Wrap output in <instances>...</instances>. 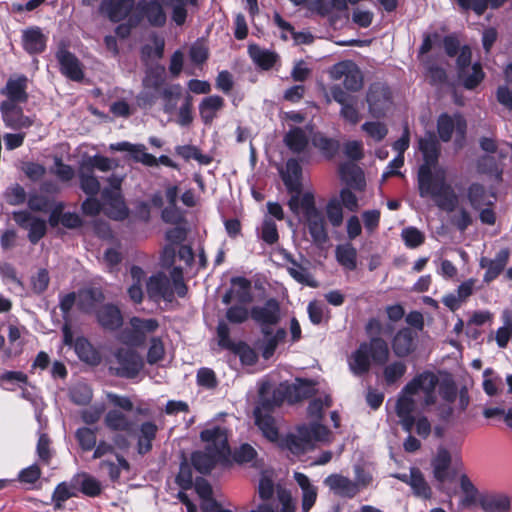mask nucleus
Listing matches in <instances>:
<instances>
[{
    "instance_id": "33",
    "label": "nucleus",
    "mask_w": 512,
    "mask_h": 512,
    "mask_svg": "<svg viewBox=\"0 0 512 512\" xmlns=\"http://www.w3.org/2000/svg\"><path fill=\"white\" fill-rule=\"evenodd\" d=\"M293 477L302 491V511L309 512L317 499V487L311 483L308 476L304 473L295 472Z\"/></svg>"
},
{
    "instance_id": "27",
    "label": "nucleus",
    "mask_w": 512,
    "mask_h": 512,
    "mask_svg": "<svg viewBox=\"0 0 512 512\" xmlns=\"http://www.w3.org/2000/svg\"><path fill=\"white\" fill-rule=\"evenodd\" d=\"M56 58L62 74L67 78L73 81H81L84 78L81 63L74 54L61 47L56 53Z\"/></svg>"
},
{
    "instance_id": "62",
    "label": "nucleus",
    "mask_w": 512,
    "mask_h": 512,
    "mask_svg": "<svg viewBox=\"0 0 512 512\" xmlns=\"http://www.w3.org/2000/svg\"><path fill=\"white\" fill-rule=\"evenodd\" d=\"M93 393L91 388L84 383H78L70 390V399L77 405H87L92 400Z\"/></svg>"
},
{
    "instance_id": "46",
    "label": "nucleus",
    "mask_w": 512,
    "mask_h": 512,
    "mask_svg": "<svg viewBox=\"0 0 512 512\" xmlns=\"http://www.w3.org/2000/svg\"><path fill=\"white\" fill-rule=\"evenodd\" d=\"M166 84V69L163 65L147 66L142 79V86L147 88H163Z\"/></svg>"
},
{
    "instance_id": "9",
    "label": "nucleus",
    "mask_w": 512,
    "mask_h": 512,
    "mask_svg": "<svg viewBox=\"0 0 512 512\" xmlns=\"http://www.w3.org/2000/svg\"><path fill=\"white\" fill-rule=\"evenodd\" d=\"M250 317L260 327L262 334H269L270 329L281 320V309L279 302L268 299L263 305L253 306Z\"/></svg>"
},
{
    "instance_id": "50",
    "label": "nucleus",
    "mask_w": 512,
    "mask_h": 512,
    "mask_svg": "<svg viewBox=\"0 0 512 512\" xmlns=\"http://www.w3.org/2000/svg\"><path fill=\"white\" fill-rule=\"evenodd\" d=\"M165 5L171 8V20L177 26H182L186 22L188 15L186 6H196L197 0H165Z\"/></svg>"
},
{
    "instance_id": "51",
    "label": "nucleus",
    "mask_w": 512,
    "mask_h": 512,
    "mask_svg": "<svg viewBox=\"0 0 512 512\" xmlns=\"http://www.w3.org/2000/svg\"><path fill=\"white\" fill-rule=\"evenodd\" d=\"M249 55L253 62L264 70L271 69L277 61V54L257 45L249 46Z\"/></svg>"
},
{
    "instance_id": "7",
    "label": "nucleus",
    "mask_w": 512,
    "mask_h": 512,
    "mask_svg": "<svg viewBox=\"0 0 512 512\" xmlns=\"http://www.w3.org/2000/svg\"><path fill=\"white\" fill-rule=\"evenodd\" d=\"M328 73L332 80L342 82V89L347 93L358 92L363 87V73L352 60H343L334 64Z\"/></svg>"
},
{
    "instance_id": "41",
    "label": "nucleus",
    "mask_w": 512,
    "mask_h": 512,
    "mask_svg": "<svg viewBox=\"0 0 512 512\" xmlns=\"http://www.w3.org/2000/svg\"><path fill=\"white\" fill-rule=\"evenodd\" d=\"M479 504L484 512H506L510 507L509 498L504 494L487 493L480 497Z\"/></svg>"
},
{
    "instance_id": "14",
    "label": "nucleus",
    "mask_w": 512,
    "mask_h": 512,
    "mask_svg": "<svg viewBox=\"0 0 512 512\" xmlns=\"http://www.w3.org/2000/svg\"><path fill=\"white\" fill-rule=\"evenodd\" d=\"M218 343L222 348L235 351L240 358V361L245 365H253L257 361V355L245 343L235 344L230 338V328L225 322H219L217 326Z\"/></svg>"
},
{
    "instance_id": "29",
    "label": "nucleus",
    "mask_w": 512,
    "mask_h": 512,
    "mask_svg": "<svg viewBox=\"0 0 512 512\" xmlns=\"http://www.w3.org/2000/svg\"><path fill=\"white\" fill-rule=\"evenodd\" d=\"M104 299V293L100 288H84L77 292V307L83 313H96L97 306L100 305Z\"/></svg>"
},
{
    "instance_id": "32",
    "label": "nucleus",
    "mask_w": 512,
    "mask_h": 512,
    "mask_svg": "<svg viewBox=\"0 0 512 512\" xmlns=\"http://www.w3.org/2000/svg\"><path fill=\"white\" fill-rule=\"evenodd\" d=\"M96 318L101 327L110 331L117 330L123 323L121 311L113 304H106L98 309Z\"/></svg>"
},
{
    "instance_id": "2",
    "label": "nucleus",
    "mask_w": 512,
    "mask_h": 512,
    "mask_svg": "<svg viewBox=\"0 0 512 512\" xmlns=\"http://www.w3.org/2000/svg\"><path fill=\"white\" fill-rule=\"evenodd\" d=\"M438 382L439 379L434 373L425 371L416 375L404 386L396 404V413L404 431L410 433L415 425L416 433L420 437L427 438L430 435L431 424L427 417L422 416L415 420L412 413L416 409L420 393L424 395V406H431L435 403V389Z\"/></svg>"
},
{
    "instance_id": "60",
    "label": "nucleus",
    "mask_w": 512,
    "mask_h": 512,
    "mask_svg": "<svg viewBox=\"0 0 512 512\" xmlns=\"http://www.w3.org/2000/svg\"><path fill=\"white\" fill-rule=\"evenodd\" d=\"M130 325L136 333L139 334V340L145 341L148 333L154 332L159 324L156 319H142L139 317H132Z\"/></svg>"
},
{
    "instance_id": "39",
    "label": "nucleus",
    "mask_w": 512,
    "mask_h": 512,
    "mask_svg": "<svg viewBox=\"0 0 512 512\" xmlns=\"http://www.w3.org/2000/svg\"><path fill=\"white\" fill-rule=\"evenodd\" d=\"M22 41L24 49L30 54L41 53L46 47V37L38 27L25 30Z\"/></svg>"
},
{
    "instance_id": "47",
    "label": "nucleus",
    "mask_w": 512,
    "mask_h": 512,
    "mask_svg": "<svg viewBox=\"0 0 512 512\" xmlns=\"http://www.w3.org/2000/svg\"><path fill=\"white\" fill-rule=\"evenodd\" d=\"M509 255V250L504 248L496 254L494 259L489 261L483 277L484 282L490 283L501 274L508 263Z\"/></svg>"
},
{
    "instance_id": "54",
    "label": "nucleus",
    "mask_w": 512,
    "mask_h": 512,
    "mask_svg": "<svg viewBox=\"0 0 512 512\" xmlns=\"http://www.w3.org/2000/svg\"><path fill=\"white\" fill-rule=\"evenodd\" d=\"M290 263L291 266L288 267V273L294 280L309 287L315 288L318 286L317 281L312 277L306 267H303L295 260H291Z\"/></svg>"
},
{
    "instance_id": "52",
    "label": "nucleus",
    "mask_w": 512,
    "mask_h": 512,
    "mask_svg": "<svg viewBox=\"0 0 512 512\" xmlns=\"http://www.w3.org/2000/svg\"><path fill=\"white\" fill-rule=\"evenodd\" d=\"M336 259L340 265L349 271L356 269L357 250L350 243L338 245L335 250Z\"/></svg>"
},
{
    "instance_id": "8",
    "label": "nucleus",
    "mask_w": 512,
    "mask_h": 512,
    "mask_svg": "<svg viewBox=\"0 0 512 512\" xmlns=\"http://www.w3.org/2000/svg\"><path fill=\"white\" fill-rule=\"evenodd\" d=\"M467 123L461 114L449 115L443 113L437 120V132L443 142H449L455 132V147L460 149L463 146L466 135Z\"/></svg>"
},
{
    "instance_id": "57",
    "label": "nucleus",
    "mask_w": 512,
    "mask_h": 512,
    "mask_svg": "<svg viewBox=\"0 0 512 512\" xmlns=\"http://www.w3.org/2000/svg\"><path fill=\"white\" fill-rule=\"evenodd\" d=\"M162 89L163 88H147L142 86V90L136 96L137 105L141 109L152 108L158 99H160Z\"/></svg>"
},
{
    "instance_id": "22",
    "label": "nucleus",
    "mask_w": 512,
    "mask_h": 512,
    "mask_svg": "<svg viewBox=\"0 0 512 512\" xmlns=\"http://www.w3.org/2000/svg\"><path fill=\"white\" fill-rule=\"evenodd\" d=\"M101 199L105 214L115 220H122L128 216V209L125 205L120 191L103 189Z\"/></svg>"
},
{
    "instance_id": "24",
    "label": "nucleus",
    "mask_w": 512,
    "mask_h": 512,
    "mask_svg": "<svg viewBox=\"0 0 512 512\" xmlns=\"http://www.w3.org/2000/svg\"><path fill=\"white\" fill-rule=\"evenodd\" d=\"M451 455L448 450L441 448L437 451L432 461L433 474L439 483V489L445 491L451 497V493L445 490V482L453 479L454 475L450 472Z\"/></svg>"
},
{
    "instance_id": "59",
    "label": "nucleus",
    "mask_w": 512,
    "mask_h": 512,
    "mask_svg": "<svg viewBox=\"0 0 512 512\" xmlns=\"http://www.w3.org/2000/svg\"><path fill=\"white\" fill-rule=\"evenodd\" d=\"M325 213L329 223L337 228L340 227L344 220L343 207L340 200L336 197L330 199L325 207Z\"/></svg>"
},
{
    "instance_id": "16",
    "label": "nucleus",
    "mask_w": 512,
    "mask_h": 512,
    "mask_svg": "<svg viewBox=\"0 0 512 512\" xmlns=\"http://www.w3.org/2000/svg\"><path fill=\"white\" fill-rule=\"evenodd\" d=\"M330 93L333 100L341 105L340 116L351 125L359 123L361 114L356 106V98L344 91L340 85H333Z\"/></svg>"
},
{
    "instance_id": "43",
    "label": "nucleus",
    "mask_w": 512,
    "mask_h": 512,
    "mask_svg": "<svg viewBox=\"0 0 512 512\" xmlns=\"http://www.w3.org/2000/svg\"><path fill=\"white\" fill-rule=\"evenodd\" d=\"M288 403L294 404L313 394L314 386L312 382L303 379H296L293 384H287Z\"/></svg>"
},
{
    "instance_id": "17",
    "label": "nucleus",
    "mask_w": 512,
    "mask_h": 512,
    "mask_svg": "<svg viewBox=\"0 0 512 512\" xmlns=\"http://www.w3.org/2000/svg\"><path fill=\"white\" fill-rule=\"evenodd\" d=\"M146 290L149 299L155 302L160 300L172 302L174 299L171 279L162 272L149 277L146 282Z\"/></svg>"
},
{
    "instance_id": "58",
    "label": "nucleus",
    "mask_w": 512,
    "mask_h": 512,
    "mask_svg": "<svg viewBox=\"0 0 512 512\" xmlns=\"http://www.w3.org/2000/svg\"><path fill=\"white\" fill-rule=\"evenodd\" d=\"M410 487L418 497H422L424 499L431 497V488L418 468H412V480Z\"/></svg>"
},
{
    "instance_id": "6",
    "label": "nucleus",
    "mask_w": 512,
    "mask_h": 512,
    "mask_svg": "<svg viewBox=\"0 0 512 512\" xmlns=\"http://www.w3.org/2000/svg\"><path fill=\"white\" fill-rule=\"evenodd\" d=\"M144 368L143 357L131 347H119L113 352L112 365L110 367L114 375L134 379Z\"/></svg>"
},
{
    "instance_id": "20",
    "label": "nucleus",
    "mask_w": 512,
    "mask_h": 512,
    "mask_svg": "<svg viewBox=\"0 0 512 512\" xmlns=\"http://www.w3.org/2000/svg\"><path fill=\"white\" fill-rule=\"evenodd\" d=\"M252 300L251 282L245 277L232 278L231 288L222 297V302L226 305L232 302L249 304Z\"/></svg>"
},
{
    "instance_id": "18",
    "label": "nucleus",
    "mask_w": 512,
    "mask_h": 512,
    "mask_svg": "<svg viewBox=\"0 0 512 512\" xmlns=\"http://www.w3.org/2000/svg\"><path fill=\"white\" fill-rule=\"evenodd\" d=\"M201 440L207 443L206 449L221 460L229 454L228 436L226 430L221 427L205 429L200 434Z\"/></svg>"
},
{
    "instance_id": "11",
    "label": "nucleus",
    "mask_w": 512,
    "mask_h": 512,
    "mask_svg": "<svg viewBox=\"0 0 512 512\" xmlns=\"http://www.w3.org/2000/svg\"><path fill=\"white\" fill-rule=\"evenodd\" d=\"M284 402H288L286 383L274 386L269 382H264L259 388V400L255 408L258 409V412L263 410L273 412Z\"/></svg>"
},
{
    "instance_id": "21",
    "label": "nucleus",
    "mask_w": 512,
    "mask_h": 512,
    "mask_svg": "<svg viewBox=\"0 0 512 512\" xmlns=\"http://www.w3.org/2000/svg\"><path fill=\"white\" fill-rule=\"evenodd\" d=\"M301 179L302 167L299 161L295 158L288 159L285 165V170L282 171V180L288 192L292 194L291 197L303 198L304 193H302Z\"/></svg>"
},
{
    "instance_id": "36",
    "label": "nucleus",
    "mask_w": 512,
    "mask_h": 512,
    "mask_svg": "<svg viewBox=\"0 0 512 512\" xmlns=\"http://www.w3.org/2000/svg\"><path fill=\"white\" fill-rule=\"evenodd\" d=\"M494 198V193L489 194L485 186L480 183H472L467 189V199L475 210H479L483 206H492Z\"/></svg>"
},
{
    "instance_id": "63",
    "label": "nucleus",
    "mask_w": 512,
    "mask_h": 512,
    "mask_svg": "<svg viewBox=\"0 0 512 512\" xmlns=\"http://www.w3.org/2000/svg\"><path fill=\"white\" fill-rule=\"evenodd\" d=\"M407 367L401 361L390 363L384 368L383 376L387 385H392L400 380L406 373Z\"/></svg>"
},
{
    "instance_id": "55",
    "label": "nucleus",
    "mask_w": 512,
    "mask_h": 512,
    "mask_svg": "<svg viewBox=\"0 0 512 512\" xmlns=\"http://www.w3.org/2000/svg\"><path fill=\"white\" fill-rule=\"evenodd\" d=\"M100 469L106 472L112 482L120 478L121 469L129 470L130 465L128 461L120 455H117V463L110 460H103L99 464Z\"/></svg>"
},
{
    "instance_id": "28",
    "label": "nucleus",
    "mask_w": 512,
    "mask_h": 512,
    "mask_svg": "<svg viewBox=\"0 0 512 512\" xmlns=\"http://www.w3.org/2000/svg\"><path fill=\"white\" fill-rule=\"evenodd\" d=\"M159 431L158 426L153 421H145L140 424L138 429L131 435L137 439L136 449L138 454L145 455L153 448V441L156 439Z\"/></svg>"
},
{
    "instance_id": "48",
    "label": "nucleus",
    "mask_w": 512,
    "mask_h": 512,
    "mask_svg": "<svg viewBox=\"0 0 512 512\" xmlns=\"http://www.w3.org/2000/svg\"><path fill=\"white\" fill-rule=\"evenodd\" d=\"M311 143L329 159L334 157L339 149V142L337 140L329 138L321 132L312 131Z\"/></svg>"
},
{
    "instance_id": "31",
    "label": "nucleus",
    "mask_w": 512,
    "mask_h": 512,
    "mask_svg": "<svg viewBox=\"0 0 512 512\" xmlns=\"http://www.w3.org/2000/svg\"><path fill=\"white\" fill-rule=\"evenodd\" d=\"M339 175L348 187L358 191L364 190L366 186L364 173L354 162L342 163L339 167Z\"/></svg>"
},
{
    "instance_id": "40",
    "label": "nucleus",
    "mask_w": 512,
    "mask_h": 512,
    "mask_svg": "<svg viewBox=\"0 0 512 512\" xmlns=\"http://www.w3.org/2000/svg\"><path fill=\"white\" fill-rule=\"evenodd\" d=\"M307 9L319 16L325 17L334 11L346 9V0H307Z\"/></svg>"
},
{
    "instance_id": "13",
    "label": "nucleus",
    "mask_w": 512,
    "mask_h": 512,
    "mask_svg": "<svg viewBox=\"0 0 512 512\" xmlns=\"http://www.w3.org/2000/svg\"><path fill=\"white\" fill-rule=\"evenodd\" d=\"M133 24H138L146 19L153 27H163L167 21V15L159 0H140L135 7Z\"/></svg>"
},
{
    "instance_id": "30",
    "label": "nucleus",
    "mask_w": 512,
    "mask_h": 512,
    "mask_svg": "<svg viewBox=\"0 0 512 512\" xmlns=\"http://www.w3.org/2000/svg\"><path fill=\"white\" fill-rule=\"evenodd\" d=\"M104 424L113 432H125L129 435L135 432V422L118 409H111L105 414Z\"/></svg>"
},
{
    "instance_id": "1",
    "label": "nucleus",
    "mask_w": 512,
    "mask_h": 512,
    "mask_svg": "<svg viewBox=\"0 0 512 512\" xmlns=\"http://www.w3.org/2000/svg\"><path fill=\"white\" fill-rule=\"evenodd\" d=\"M419 150L424 163L418 171V188L421 197H431L436 206L448 213L453 212L458 205V196L446 182V172L439 168L432 172L438 164L441 146L433 132H427L418 141Z\"/></svg>"
},
{
    "instance_id": "38",
    "label": "nucleus",
    "mask_w": 512,
    "mask_h": 512,
    "mask_svg": "<svg viewBox=\"0 0 512 512\" xmlns=\"http://www.w3.org/2000/svg\"><path fill=\"white\" fill-rule=\"evenodd\" d=\"M71 483L74 487H78L84 495L89 497H97L102 492L100 481L85 472L75 475Z\"/></svg>"
},
{
    "instance_id": "15",
    "label": "nucleus",
    "mask_w": 512,
    "mask_h": 512,
    "mask_svg": "<svg viewBox=\"0 0 512 512\" xmlns=\"http://www.w3.org/2000/svg\"><path fill=\"white\" fill-rule=\"evenodd\" d=\"M13 220L20 228L28 231V239L32 244L38 243L46 234V221L27 210L13 212Z\"/></svg>"
},
{
    "instance_id": "64",
    "label": "nucleus",
    "mask_w": 512,
    "mask_h": 512,
    "mask_svg": "<svg viewBox=\"0 0 512 512\" xmlns=\"http://www.w3.org/2000/svg\"><path fill=\"white\" fill-rule=\"evenodd\" d=\"M81 164H83L85 167L90 168L92 172H94L95 169H98L102 172H108L112 170L115 166L114 161L112 159L102 155L89 156L86 159H84L81 162Z\"/></svg>"
},
{
    "instance_id": "4",
    "label": "nucleus",
    "mask_w": 512,
    "mask_h": 512,
    "mask_svg": "<svg viewBox=\"0 0 512 512\" xmlns=\"http://www.w3.org/2000/svg\"><path fill=\"white\" fill-rule=\"evenodd\" d=\"M290 210L298 215L303 214L304 225L311 237L312 242L322 247L329 240L328 229L323 213L316 207L314 195L306 192L303 198L290 197L288 201Z\"/></svg>"
},
{
    "instance_id": "56",
    "label": "nucleus",
    "mask_w": 512,
    "mask_h": 512,
    "mask_svg": "<svg viewBox=\"0 0 512 512\" xmlns=\"http://www.w3.org/2000/svg\"><path fill=\"white\" fill-rule=\"evenodd\" d=\"M75 351L78 357L87 363L97 364L100 360L98 352L87 339H77L75 343Z\"/></svg>"
},
{
    "instance_id": "3",
    "label": "nucleus",
    "mask_w": 512,
    "mask_h": 512,
    "mask_svg": "<svg viewBox=\"0 0 512 512\" xmlns=\"http://www.w3.org/2000/svg\"><path fill=\"white\" fill-rule=\"evenodd\" d=\"M365 330L370 336V340L362 342L348 358L349 368L356 376L368 373L371 361L375 364L383 365L389 358L388 344L379 336L383 330L380 320L377 318L369 319Z\"/></svg>"
},
{
    "instance_id": "42",
    "label": "nucleus",
    "mask_w": 512,
    "mask_h": 512,
    "mask_svg": "<svg viewBox=\"0 0 512 512\" xmlns=\"http://www.w3.org/2000/svg\"><path fill=\"white\" fill-rule=\"evenodd\" d=\"M79 185L87 196H96L101 189L100 182L90 168L80 163L78 169Z\"/></svg>"
},
{
    "instance_id": "5",
    "label": "nucleus",
    "mask_w": 512,
    "mask_h": 512,
    "mask_svg": "<svg viewBox=\"0 0 512 512\" xmlns=\"http://www.w3.org/2000/svg\"><path fill=\"white\" fill-rule=\"evenodd\" d=\"M329 435L330 431L318 422L303 424L296 433L287 435L284 446L293 455L300 456L313 450L316 442H328Z\"/></svg>"
},
{
    "instance_id": "23",
    "label": "nucleus",
    "mask_w": 512,
    "mask_h": 512,
    "mask_svg": "<svg viewBox=\"0 0 512 512\" xmlns=\"http://www.w3.org/2000/svg\"><path fill=\"white\" fill-rule=\"evenodd\" d=\"M134 0H103L100 11L112 22H119L135 13Z\"/></svg>"
},
{
    "instance_id": "37",
    "label": "nucleus",
    "mask_w": 512,
    "mask_h": 512,
    "mask_svg": "<svg viewBox=\"0 0 512 512\" xmlns=\"http://www.w3.org/2000/svg\"><path fill=\"white\" fill-rule=\"evenodd\" d=\"M225 101L221 96L211 95L205 97L199 105V114L204 122L208 125L217 117V112L224 107Z\"/></svg>"
},
{
    "instance_id": "53",
    "label": "nucleus",
    "mask_w": 512,
    "mask_h": 512,
    "mask_svg": "<svg viewBox=\"0 0 512 512\" xmlns=\"http://www.w3.org/2000/svg\"><path fill=\"white\" fill-rule=\"evenodd\" d=\"M286 335L287 333L284 328L277 329L275 333L270 329L269 334H263L262 355L265 359H269L273 356L278 344L285 339Z\"/></svg>"
},
{
    "instance_id": "12",
    "label": "nucleus",
    "mask_w": 512,
    "mask_h": 512,
    "mask_svg": "<svg viewBox=\"0 0 512 512\" xmlns=\"http://www.w3.org/2000/svg\"><path fill=\"white\" fill-rule=\"evenodd\" d=\"M312 126L307 125L305 128L291 127L284 135L283 142L285 146L293 153L302 155L301 161H309V142L312 137Z\"/></svg>"
},
{
    "instance_id": "61",
    "label": "nucleus",
    "mask_w": 512,
    "mask_h": 512,
    "mask_svg": "<svg viewBox=\"0 0 512 512\" xmlns=\"http://www.w3.org/2000/svg\"><path fill=\"white\" fill-rule=\"evenodd\" d=\"M74 488L72 484L68 485L66 482L57 485L52 495V501L56 510L62 509L65 501L76 496Z\"/></svg>"
},
{
    "instance_id": "44",
    "label": "nucleus",
    "mask_w": 512,
    "mask_h": 512,
    "mask_svg": "<svg viewBox=\"0 0 512 512\" xmlns=\"http://www.w3.org/2000/svg\"><path fill=\"white\" fill-rule=\"evenodd\" d=\"M181 96L182 87L180 84H166L160 94L164 113L172 114L176 110Z\"/></svg>"
},
{
    "instance_id": "35",
    "label": "nucleus",
    "mask_w": 512,
    "mask_h": 512,
    "mask_svg": "<svg viewBox=\"0 0 512 512\" xmlns=\"http://www.w3.org/2000/svg\"><path fill=\"white\" fill-rule=\"evenodd\" d=\"M27 89V77L19 76L16 79L10 78L5 88L2 90V94L7 96L6 101L12 103H25L28 99Z\"/></svg>"
},
{
    "instance_id": "49",
    "label": "nucleus",
    "mask_w": 512,
    "mask_h": 512,
    "mask_svg": "<svg viewBox=\"0 0 512 512\" xmlns=\"http://www.w3.org/2000/svg\"><path fill=\"white\" fill-rule=\"evenodd\" d=\"M484 76L480 63H474L470 68L458 72L459 80L468 90L476 88L483 81Z\"/></svg>"
},
{
    "instance_id": "19",
    "label": "nucleus",
    "mask_w": 512,
    "mask_h": 512,
    "mask_svg": "<svg viewBox=\"0 0 512 512\" xmlns=\"http://www.w3.org/2000/svg\"><path fill=\"white\" fill-rule=\"evenodd\" d=\"M323 484L336 496L342 498H354L359 493L358 483L350 478L339 474L333 473L328 475Z\"/></svg>"
},
{
    "instance_id": "45",
    "label": "nucleus",
    "mask_w": 512,
    "mask_h": 512,
    "mask_svg": "<svg viewBox=\"0 0 512 512\" xmlns=\"http://www.w3.org/2000/svg\"><path fill=\"white\" fill-rule=\"evenodd\" d=\"M219 461L221 459L207 449L205 451H196L191 455L193 467L201 474L210 473Z\"/></svg>"
},
{
    "instance_id": "25",
    "label": "nucleus",
    "mask_w": 512,
    "mask_h": 512,
    "mask_svg": "<svg viewBox=\"0 0 512 512\" xmlns=\"http://www.w3.org/2000/svg\"><path fill=\"white\" fill-rule=\"evenodd\" d=\"M0 111L5 125L11 129L27 128L32 125L29 117L23 114L22 108L11 101H3Z\"/></svg>"
},
{
    "instance_id": "26",
    "label": "nucleus",
    "mask_w": 512,
    "mask_h": 512,
    "mask_svg": "<svg viewBox=\"0 0 512 512\" xmlns=\"http://www.w3.org/2000/svg\"><path fill=\"white\" fill-rule=\"evenodd\" d=\"M417 331L404 327L397 331L392 339V349L396 356L406 357L416 349Z\"/></svg>"
},
{
    "instance_id": "10",
    "label": "nucleus",
    "mask_w": 512,
    "mask_h": 512,
    "mask_svg": "<svg viewBox=\"0 0 512 512\" xmlns=\"http://www.w3.org/2000/svg\"><path fill=\"white\" fill-rule=\"evenodd\" d=\"M366 102L368 111L373 117H383L392 105L389 87L381 82L372 83L366 93Z\"/></svg>"
},
{
    "instance_id": "34",
    "label": "nucleus",
    "mask_w": 512,
    "mask_h": 512,
    "mask_svg": "<svg viewBox=\"0 0 512 512\" xmlns=\"http://www.w3.org/2000/svg\"><path fill=\"white\" fill-rule=\"evenodd\" d=\"M270 411L258 412L254 409L255 424L262 432L263 436L271 442H276L279 439V432L276 425L275 418L271 415Z\"/></svg>"
}]
</instances>
